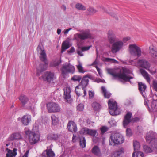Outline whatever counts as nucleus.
Segmentation results:
<instances>
[{"label":"nucleus","instance_id":"18","mask_svg":"<svg viewBox=\"0 0 157 157\" xmlns=\"http://www.w3.org/2000/svg\"><path fill=\"white\" fill-rule=\"evenodd\" d=\"M149 52L152 57L156 59L157 57V47L156 45H152L149 47Z\"/></svg>","mask_w":157,"mask_h":157},{"label":"nucleus","instance_id":"54","mask_svg":"<svg viewBox=\"0 0 157 157\" xmlns=\"http://www.w3.org/2000/svg\"><path fill=\"white\" fill-rule=\"evenodd\" d=\"M131 39V38L130 37L127 36L126 37H125L123 39L122 41L123 42L125 43L129 41Z\"/></svg>","mask_w":157,"mask_h":157},{"label":"nucleus","instance_id":"25","mask_svg":"<svg viewBox=\"0 0 157 157\" xmlns=\"http://www.w3.org/2000/svg\"><path fill=\"white\" fill-rule=\"evenodd\" d=\"M43 156L45 157H54L55 153L51 149H47L42 154Z\"/></svg>","mask_w":157,"mask_h":157},{"label":"nucleus","instance_id":"23","mask_svg":"<svg viewBox=\"0 0 157 157\" xmlns=\"http://www.w3.org/2000/svg\"><path fill=\"white\" fill-rule=\"evenodd\" d=\"M151 144V145L152 148H151L147 145H144L143 146L144 151L146 153H148L152 152L154 149V148L156 147V142H155V144H154L153 145L152 144Z\"/></svg>","mask_w":157,"mask_h":157},{"label":"nucleus","instance_id":"36","mask_svg":"<svg viewBox=\"0 0 157 157\" xmlns=\"http://www.w3.org/2000/svg\"><path fill=\"white\" fill-rule=\"evenodd\" d=\"M97 10L94 9L93 7H89L86 10L87 14H93L96 13Z\"/></svg>","mask_w":157,"mask_h":157},{"label":"nucleus","instance_id":"53","mask_svg":"<svg viewBox=\"0 0 157 157\" xmlns=\"http://www.w3.org/2000/svg\"><path fill=\"white\" fill-rule=\"evenodd\" d=\"M95 67L96 68L97 71L98 73V74L101 77H102V72L101 70L97 66H95Z\"/></svg>","mask_w":157,"mask_h":157},{"label":"nucleus","instance_id":"37","mask_svg":"<svg viewBox=\"0 0 157 157\" xmlns=\"http://www.w3.org/2000/svg\"><path fill=\"white\" fill-rule=\"evenodd\" d=\"M75 7L79 10L85 11L86 10V8L80 3H77L75 5Z\"/></svg>","mask_w":157,"mask_h":157},{"label":"nucleus","instance_id":"42","mask_svg":"<svg viewBox=\"0 0 157 157\" xmlns=\"http://www.w3.org/2000/svg\"><path fill=\"white\" fill-rule=\"evenodd\" d=\"M133 147L135 151L138 150L140 147V145L139 142L136 141H134L133 142Z\"/></svg>","mask_w":157,"mask_h":157},{"label":"nucleus","instance_id":"32","mask_svg":"<svg viewBox=\"0 0 157 157\" xmlns=\"http://www.w3.org/2000/svg\"><path fill=\"white\" fill-rule=\"evenodd\" d=\"M19 99L23 105H25L28 101V98L23 95H21Z\"/></svg>","mask_w":157,"mask_h":157},{"label":"nucleus","instance_id":"60","mask_svg":"<svg viewBox=\"0 0 157 157\" xmlns=\"http://www.w3.org/2000/svg\"><path fill=\"white\" fill-rule=\"evenodd\" d=\"M72 29V28H70L66 30H65L63 31V33L65 35L67 34L68 33L69 31L71 30Z\"/></svg>","mask_w":157,"mask_h":157},{"label":"nucleus","instance_id":"16","mask_svg":"<svg viewBox=\"0 0 157 157\" xmlns=\"http://www.w3.org/2000/svg\"><path fill=\"white\" fill-rule=\"evenodd\" d=\"M107 37L109 42L111 44H113L117 40L116 37L113 32L109 30L107 33Z\"/></svg>","mask_w":157,"mask_h":157},{"label":"nucleus","instance_id":"47","mask_svg":"<svg viewBox=\"0 0 157 157\" xmlns=\"http://www.w3.org/2000/svg\"><path fill=\"white\" fill-rule=\"evenodd\" d=\"M77 68L80 72L84 73L85 71L84 70L83 67L81 63H79V64L77 65Z\"/></svg>","mask_w":157,"mask_h":157},{"label":"nucleus","instance_id":"30","mask_svg":"<svg viewBox=\"0 0 157 157\" xmlns=\"http://www.w3.org/2000/svg\"><path fill=\"white\" fill-rule=\"evenodd\" d=\"M92 151L94 154L97 156H100L101 155L100 149L98 146H94L92 149Z\"/></svg>","mask_w":157,"mask_h":157},{"label":"nucleus","instance_id":"48","mask_svg":"<svg viewBox=\"0 0 157 157\" xmlns=\"http://www.w3.org/2000/svg\"><path fill=\"white\" fill-rule=\"evenodd\" d=\"M60 63L59 61H56L51 62L50 65L52 67H56L59 65Z\"/></svg>","mask_w":157,"mask_h":157},{"label":"nucleus","instance_id":"62","mask_svg":"<svg viewBox=\"0 0 157 157\" xmlns=\"http://www.w3.org/2000/svg\"><path fill=\"white\" fill-rule=\"evenodd\" d=\"M61 8L63 11H65L66 10V7L64 5H63L61 6Z\"/></svg>","mask_w":157,"mask_h":157},{"label":"nucleus","instance_id":"39","mask_svg":"<svg viewBox=\"0 0 157 157\" xmlns=\"http://www.w3.org/2000/svg\"><path fill=\"white\" fill-rule=\"evenodd\" d=\"M36 129H38V128L37 127H33V131L31 132L28 128H25V133L26 135H29L33 132H35V130Z\"/></svg>","mask_w":157,"mask_h":157},{"label":"nucleus","instance_id":"7","mask_svg":"<svg viewBox=\"0 0 157 157\" xmlns=\"http://www.w3.org/2000/svg\"><path fill=\"white\" fill-rule=\"evenodd\" d=\"M47 109L49 113L59 112L61 111V108L59 105L53 102L48 103L47 105Z\"/></svg>","mask_w":157,"mask_h":157},{"label":"nucleus","instance_id":"5","mask_svg":"<svg viewBox=\"0 0 157 157\" xmlns=\"http://www.w3.org/2000/svg\"><path fill=\"white\" fill-rule=\"evenodd\" d=\"M75 71L74 67L69 63H66L63 65L61 69L62 75L64 78L67 77L68 73L73 74Z\"/></svg>","mask_w":157,"mask_h":157},{"label":"nucleus","instance_id":"29","mask_svg":"<svg viewBox=\"0 0 157 157\" xmlns=\"http://www.w3.org/2000/svg\"><path fill=\"white\" fill-rule=\"evenodd\" d=\"M140 71L142 76L147 81L149 82L150 81V75L148 73L143 69H140Z\"/></svg>","mask_w":157,"mask_h":157},{"label":"nucleus","instance_id":"11","mask_svg":"<svg viewBox=\"0 0 157 157\" xmlns=\"http://www.w3.org/2000/svg\"><path fill=\"white\" fill-rule=\"evenodd\" d=\"M64 90V98L66 102L70 103L72 101L71 98L70 93L71 90L70 87L68 86H66L63 88Z\"/></svg>","mask_w":157,"mask_h":157},{"label":"nucleus","instance_id":"8","mask_svg":"<svg viewBox=\"0 0 157 157\" xmlns=\"http://www.w3.org/2000/svg\"><path fill=\"white\" fill-rule=\"evenodd\" d=\"M130 53L132 55L139 57L141 56L142 51L141 48L135 44L129 45Z\"/></svg>","mask_w":157,"mask_h":157},{"label":"nucleus","instance_id":"21","mask_svg":"<svg viewBox=\"0 0 157 157\" xmlns=\"http://www.w3.org/2000/svg\"><path fill=\"white\" fill-rule=\"evenodd\" d=\"M21 138V136L18 133H13L10 135L7 139V141H11L14 140H19Z\"/></svg>","mask_w":157,"mask_h":157},{"label":"nucleus","instance_id":"17","mask_svg":"<svg viewBox=\"0 0 157 157\" xmlns=\"http://www.w3.org/2000/svg\"><path fill=\"white\" fill-rule=\"evenodd\" d=\"M31 121V116L29 114H26L24 115L21 118V123L24 126L28 125Z\"/></svg>","mask_w":157,"mask_h":157},{"label":"nucleus","instance_id":"4","mask_svg":"<svg viewBox=\"0 0 157 157\" xmlns=\"http://www.w3.org/2000/svg\"><path fill=\"white\" fill-rule=\"evenodd\" d=\"M109 144H121L124 143V139L122 135L119 133L113 134L109 138Z\"/></svg>","mask_w":157,"mask_h":157},{"label":"nucleus","instance_id":"12","mask_svg":"<svg viewBox=\"0 0 157 157\" xmlns=\"http://www.w3.org/2000/svg\"><path fill=\"white\" fill-rule=\"evenodd\" d=\"M80 133L84 135H88L93 137H95L97 135V131L94 129H90L87 128H82L80 131Z\"/></svg>","mask_w":157,"mask_h":157},{"label":"nucleus","instance_id":"27","mask_svg":"<svg viewBox=\"0 0 157 157\" xmlns=\"http://www.w3.org/2000/svg\"><path fill=\"white\" fill-rule=\"evenodd\" d=\"M138 86L140 91L143 96L145 98V91L146 88V85L142 82H140L138 84Z\"/></svg>","mask_w":157,"mask_h":157},{"label":"nucleus","instance_id":"51","mask_svg":"<svg viewBox=\"0 0 157 157\" xmlns=\"http://www.w3.org/2000/svg\"><path fill=\"white\" fill-rule=\"evenodd\" d=\"M77 109L79 111H82L84 109V105L82 104H80L77 107Z\"/></svg>","mask_w":157,"mask_h":157},{"label":"nucleus","instance_id":"15","mask_svg":"<svg viewBox=\"0 0 157 157\" xmlns=\"http://www.w3.org/2000/svg\"><path fill=\"white\" fill-rule=\"evenodd\" d=\"M92 78V76L90 75H87L83 77L79 84V85L82 87V89H84L88 85L89 82L88 79L91 78Z\"/></svg>","mask_w":157,"mask_h":157},{"label":"nucleus","instance_id":"31","mask_svg":"<svg viewBox=\"0 0 157 157\" xmlns=\"http://www.w3.org/2000/svg\"><path fill=\"white\" fill-rule=\"evenodd\" d=\"M70 46V43L68 41H64L62 44L61 52L63 53L64 51L68 48Z\"/></svg>","mask_w":157,"mask_h":157},{"label":"nucleus","instance_id":"2","mask_svg":"<svg viewBox=\"0 0 157 157\" xmlns=\"http://www.w3.org/2000/svg\"><path fill=\"white\" fill-rule=\"evenodd\" d=\"M37 49L40 51V58L41 60L44 62V64H40L39 67L37 69V75L39 76L40 73L45 70L47 67L48 64V62L47 59V56L45 51L40 46L37 47Z\"/></svg>","mask_w":157,"mask_h":157},{"label":"nucleus","instance_id":"61","mask_svg":"<svg viewBox=\"0 0 157 157\" xmlns=\"http://www.w3.org/2000/svg\"><path fill=\"white\" fill-rule=\"evenodd\" d=\"M29 150H27L25 153L24 155L22 157H28L29 153Z\"/></svg>","mask_w":157,"mask_h":157},{"label":"nucleus","instance_id":"28","mask_svg":"<svg viewBox=\"0 0 157 157\" xmlns=\"http://www.w3.org/2000/svg\"><path fill=\"white\" fill-rule=\"evenodd\" d=\"M36 102V101L35 99H30L29 101V103L27 106V109L32 111H33Z\"/></svg>","mask_w":157,"mask_h":157},{"label":"nucleus","instance_id":"9","mask_svg":"<svg viewBox=\"0 0 157 157\" xmlns=\"http://www.w3.org/2000/svg\"><path fill=\"white\" fill-rule=\"evenodd\" d=\"M124 43L121 40L116 41L113 43L111 47V51L113 53H115L123 49Z\"/></svg>","mask_w":157,"mask_h":157},{"label":"nucleus","instance_id":"41","mask_svg":"<svg viewBox=\"0 0 157 157\" xmlns=\"http://www.w3.org/2000/svg\"><path fill=\"white\" fill-rule=\"evenodd\" d=\"M59 137V136L57 134H51L48 136V139L54 140H57Z\"/></svg>","mask_w":157,"mask_h":157},{"label":"nucleus","instance_id":"64","mask_svg":"<svg viewBox=\"0 0 157 157\" xmlns=\"http://www.w3.org/2000/svg\"><path fill=\"white\" fill-rule=\"evenodd\" d=\"M139 118L138 117H135L132 119V121L133 122H136L139 121Z\"/></svg>","mask_w":157,"mask_h":157},{"label":"nucleus","instance_id":"22","mask_svg":"<svg viewBox=\"0 0 157 157\" xmlns=\"http://www.w3.org/2000/svg\"><path fill=\"white\" fill-rule=\"evenodd\" d=\"M132 114L130 112H128L125 116L123 121V125L124 127L127 126L129 122L131 121V118Z\"/></svg>","mask_w":157,"mask_h":157},{"label":"nucleus","instance_id":"14","mask_svg":"<svg viewBox=\"0 0 157 157\" xmlns=\"http://www.w3.org/2000/svg\"><path fill=\"white\" fill-rule=\"evenodd\" d=\"M54 76L53 73L50 72H46L42 76L43 80L44 81H47L48 82H50L53 81Z\"/></svg>","mask_w":157,"mask_h":157},{"label":"nucleus","instance_id":"63","mask_svg":"<svg viewBox=\"0 0 157 157\" xmlns=\"http://www.w3.org/2000/svg\"><path fill=\"white\" fill-rule=\"evenodd\" d=\"M78 86H77L76 88H75V91H76V93L77 94V95H78V96H79L80 95V93H79V92L78 91H77L76 90V89H78Z\"/></svg>","mask_w":157,"mask_h":157},{"label":"nucleus","instance_id":"50","mask_svg":"<svg viewBox=\"0 0 157 157\" xmlns=\"http://www.w3.org/2000/svg\"><path fill=\"white\" fill-rule=\"evenodd\" d=\"M126 135L130 137L132 135V133L131 130L129 128H128L126 130Z\"/></svg>","mask_w":157,"mask_h":157},{"label":"nucleus","instance_id":"52","mask_svg":"<svg viewBox=\"0 0 157 157\" xmlns=\"http://www.w3.org/2000/svg\"><path fill=\"white\" fill-rule=\"evenodd\" d=\"M92 47V46L90 45L88 46H84L81 47V49L82 50V51L84 52L85 51H86L89 50L90 48Z\"/></svg>","mask_w":157,"mask_h":157},{"label":"nucleus","instance_id":"6","mask_svg":"<svg viewBox=\"0 0 157 157\" xmlns=\"http://www.w3.org/2000/svg\"><path fill=\"white\" fill-rule=\"evenodd\" d=\"M109 112L110 114L113 116L117 115L120 113V109L117 107V103L113 99H111L108 102Z\"/></svg>","mask_w":157,"mask_h":157},{"label":"nucleus","instance_id":"24","mask_svg":"<svg viewBox=\"0 0 157 157\" xmlns=\"http://www.w3.org/2000/svg\"><path fill=\"white\" fill-rule=\"evenodd\" d=\"M6 151H7V152L6 155V157H13L17 155V149L16 148H14L13 150H11L9 149L8 148H6Z\"/></svg>","mask_w":157,"mask_h":157},{"label":"nucleus","instance_id":"3","mask_svg":"<svg viewBox=\"0 0 157 157\" xmlns=\"http://www.w3.org/2000/svg\"><path fill=\"white\" fill-rule=\"evenodd\" d=\"M80 33H77L74 35L73 40H75L77 43L80 44L85 40L91 38V34L89 30H81Z\"/></svg>","mask_w":157,"mask_h":157},{"label":"nucleus","instance_id":"59","mask_svg":"<svg viewBox=\"0 0 157 157\" xmlns=\"http://www.w3.org/2000/svg\"><path fill=\"white\" fill-rule=\"evenodd\" d=\"M152 74H154L156 72V70L155 69H150L149 68L147 70Z\"/></svg>","mask_w":157,"mask_h":157},{"label":"nucleus","instance_id":"46","mask_svg":"<svg viewBox=\"0 0 157 157\" xmlns=\"http://www.w3.org/2000/svg\"><path fill=\"white\" fill-rule=\"evenodd\" d=\"M76 52L78 56H84L83 53L84 51H82L81 49V48L79 46H78V48L76 49Z\"/></svg>","mask_w":157,"mask_h":157},{"label":"nucleus","instance_id":"49","mask_svg":"<svg viewBox=\"0 0 157 157\" xmlns=\"http://www.w3.org/2000/svg\"><path fill=\"white\" fill-rule=\"evenodd\" d=\"M152 87L156 91H157V81H156L154 80L153 81Z\"/></svg>","mask_w":157,"mask_h":157},{"label":"nucleus","instance_id":"58","mask_svg":"<svg viewBox=\"0 0 157 157\" xmlns=\"http://www.w3.org/2000/svg\"><path fill=\"white\" fill-rule=\"evenodd\" d=\"M109 123H110V124L111 125V126H116V123L115 121L114 120H111L110 121H109Z\"/></svg>","mask_w":157,"mask_h":157},{"label":"nucleus","instance_id":"40","mask_svg":"<svg viewBox=\"0 0 157 157\" xmlns=\"http://www.w3.org/2000/svg\"><path fill=\"white\" fill-rule=\"evenodd\" d=\"M144 156V154L141 151H135L132 154V157H143Z\"/></svg>","mask_w":157,"mask_h":157},{"label":"nucleus","instance_id":"34","mask_svg":"<svg viewBox=\"0 0 157 157\" xmlns=\"http://www.w3.org/2000/svg\"><path fill=\"white\" fill-rule=\"evenodd\" d=\"M102 93L104 97L107 98H109L111 96V94L108 92L105 87L102 86L101 87Z\"/></svg>","mask_w":157,"mask_h":157},{"label":"nucleus","instance_id":"55","mask_svg":"<svg viewBox=\"0 0 157 157\" xmlns=\"http://www.w3.org/2000/svg\"><path fill=\"white\" fill-rule=\"evenodd\" d=\"M108 130L107 128L105 126H103L101 128V132L103 134Z\"/></svg>","mask_w":157,"mask_h":157},{"label":"nucleus","instance_id":"56","mask_svg":"<svg viewBox=\"0 0 157 157\" xmlns=\"http://www.w3.org/2000/svg\"><path fill=\"white\" fill-rule=\"evenodd\" d=\"M75 51V49L73 47H72L71 48L68 50L67 52L68 53H71Z\"/></svg>","mask_w":157,"mask_h":157},{"label":"nucleus","instance_id":"26","mask_svg":"<svg viewBox=\"0 0 157 157\" xmlns=\"http://www.w3.org/2000/svg\"><path fill=\"white\" fill-rule=\"evenodd\" d=\"M157 97V96L156 94H155L153 96L152 99V101L151 105L152 109L154 112H156L157 111V107L156 106L157 104V99L156 98Z\"/></svg>","mask_w":157,"mask_h":157},{"label":"nucleus","instance_id":"38","mask_svg":"<svg viewBox=\"0 0 157 157\" xmlns=\"http://www.w3.org/2000/svg\"><path fill=\"white\" fill-rule=\"evenodd\" d=\"M92 107L95 111H98L101 109V106L98 103L94 102L92 104Z\"/></svg>","mask_w":157,"mask_h":157},{"label":"nucleus","instance_id":"45","mask_svg":"<svg viewBox=\"0 0 157 157\" xmlns=\"http://www.w3.org/2000/svg\"><path fill=\"white\" fill-rule=\"evenodd\" d=\"M104 60L105 62H109L113 63H118V61L112 58H105L104 59Z\"/></svg>","mask_w":157,"mask_h":157},{"label":"nucleus","instance_id":"44","mask_svg":"<svg viewBox=\"0 0 157 157\" xmlns=\"http://www.w3.org/2000/svg\"><path fill=\"white\" fill-rule=\"evenodd\" d=\"M82 77L81 76L76 75H74L71 78V80L74 82H79L81 79Z\"/></svg>","mask_w":157,"mask_h":157},{"label":"nucleus","instance_id":"20","mask_svg":"<svg viewBox=\"0 0 157 157\" xmlns=\"http://www.w3.org/2000/svg\"><path fill=\"white\" fill-rule=\"evenodd\" d=\"M138 65L140 67L148 70L150 67V65L149 63L144 59L140 60L138 62Z\"/></svg>","mask_w":157,"mask_h":157},{"label":"nucleus","instance_id":"13","mask_svg":"<svg viewBox=\"0 0 157 157\" xmlns=\"http://www.w3.org/2000/svg\"><path fill=\"white\" fill-rule=\"evenodd\" d=\"M156 134L154 132L150 131L149 132L147 133L146 136V139L147 141H149L151 144H152L153 142H154V144H155V143L156 142V140L155 139V137Z\"/></svg>","mask_w":157,"mask_h":157},{"label":"nucleus","instance_id":"33","mask_svg":"<svg viewBox=\"0 0 157 157\" xmlns=\"http://www.w3.org/2000/svg\"><path fill=\"white\" fill-rule=\"evenodd\" d=\"M52 124L54 125H56L57 124L59 123L58 117H56L54 115H52L51 116Z\"/></svg>","mask_w":157,"mask_h":157},{"label":"nucleus","instance_id":"10","mask_svg":"<svg viewBox=\"0 0 157 157\" xmlns=\"http://www.w3.org/2000/svg\"><path fill=\"white\" fill-rule=\"evenodd\" d=\"M40 139V135L38 131L33 132L29 136V140L31 144L36 143Z\"/></svg>","mask_w":157,"mask_h":157},{"label":"nucleus","instance_id":"43","mask_svg":"<svg viewBox=\"0 0 157 157\" xmlns=\"http://www.w3.org/2000/svg\"><path fill=\"white\" fill-rule=\"evenodd\" d=\"M80 144L81 147L84 148L86 147V141L84 137H82L80 138Z\"/></svg>","mask_w":157,"mask_h":157},{"label":"nucleus","instance_id":"1","mask_svg":"<svg viewBox=\"0 0 157 157\" xmlns=\"http://www.w3.org/2000/svg\"><path fill=\"white\" fill-rule=\"evenodd\" d=\"M107 71L113 76V79H119L120 81L123 83L127 82H131L130 80L133 78L129 75L132 73V70L128 68L123 67L119 72L115 69L111 68L107 69Z\"/></svg>","mask_w":157,"mask_h":157},{"label":"nucleus","instance_id":"19","mask_svg":"<svg viewBox=\"0 0 157 157\" xmlns=\"http://www.w3.org/2000/svg\"><path fill=\"white\" fill-rule=\"evenodd\" d=\"M67 128L69 131L72 132H75L77 131L76 124L72 121H70L68 123Z\"/></svg>","mask_w":157,"mask_h":157},{"label":"nucleus","instance_id":"35","mask_svg":"<svg viewBox=\"0 0 157 157\" xmlns=\"http://www.w3.org/2000/svg\"><path fill=\"white\" fill-rule=\"evenodd\" d=\"M124 149L123 148H121L120 149L115 151L112 157H120V155L123 153Z\"/></svg>","mask_w":157,"mask_h":157},{"label":"nucleus","instance_id":"57","mask_svg":"<svg viewBox=\"0 0 157 157\" xmlns=\"http://www.w3.org/2000/svg\"><path fill=\"white\" fill-rule=\"evenodd\" d=\"M89 98H91L94 97V93L91 91H90L89 92Z\"/></svg>","mask_w":157,"mask_h":157}]
</instances>
